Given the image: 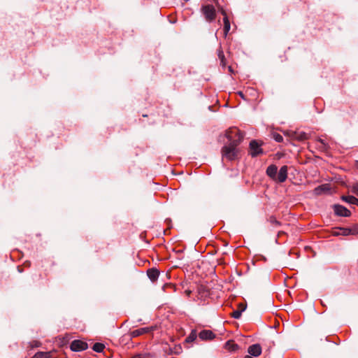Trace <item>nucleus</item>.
Masks as SVG:
<instances>
[{
	"label": "nucleus",
	"mask_w": 358,
	"mask_h": 358,
	"mask_svg": "<svg viewBox=\"0 0 358 358\" xmlns=\"http://www.w3.org/2000/svg\"><path fill=\"white\" fill-rule=\"evenodd\" d=\"M51 355L50 352H36L33 358H50Z\"/></svg>",
	"instance_id": "obj_17"
},
{
	"label": "nucleus",
	"mask_w": 358,
	"mask_h": 358,
	"mask_svg": "<svg viewBox=\"0 0 358 358\" xmlns=\"http://www.w3.org/2000/svg\"><path fill=\"white\" fill-rule=\"evenodd\" d=\"M248 352L249 355L253 357H258L262 353V347L259 344H253L249 346L248 349Z\"/></svg>",
	"instance_id": "obj_9"
},
{
	"label": "nucleus",
	"mask_w": 358,
	"mask_h": 358,
	"mask_svg": "<svg viewBox=\"0 0 358 358\" xmlns=\"http://www.w3.org/2000/svg\"><path fill=\"white\" fill-rule=\"evenodd\" d=\"M318 142L322 144V148L324 149H327L328 146H327V144L324 142V140L320 138L318 140Z\"/></svg>",
	"instance_id": "obj_27"
},
{
	"label": "nucleus",
	"mask_w": 358,
	"mask_h": 358,
	"mask_svg": "<svg viewBox=\"0 0 358 358\" xmlns=\"http://www.w3.org/2000/svg\"><path fill=\"white\" fill-rule=\"evenodd\" d=\"M87 347L88 345L87 343L79 340L73 341L70 345L71 350L74 352L85 350Z\"/></svg>",
	"instance_id": "obj_4"
},
{
	"label": "nucleus",
	"mask_w": 358,
	"mask_h": 358,
	"mask_svg": "<svg viewBox=\"0 0 358 358\" xmlns=\"http://www.w3.org/2000/svg\"><path fill=\"white\" fill-rule=\"evenodd\" d=\"M199 337L202 341H210L215 338V334L211 330L204 329L199 334Z\"/></svg>",
	"instance_id": "obj_8"
},
{
	"label": "nucleus",
	"mask_w": 358,
	"mask_h": 358,
	"mask_svg": "<svg viewBox=\"0 0 358 358\" xmlns=\"http://www.w3.org/2000/svg\"><path fill=\"white\" fill-rule=\"evenodd\" d=\"M219 58L221 59L222 62L224 60V54L222 51H220L218 54Z\"/></svg>",
	"instance_id": "obj_28"
},
{
	"label": "nucleus",
	"mask_w": 358,
	"mask_h": 358,
	"mask_svg": "<svg viewBox=\"0 0 358 358\" xmlns=\"http://www.w3.org/2000/svg\"><path fill=\"white\" fill-rule=\"evenodd\" d=\"M307 138V135L306 133L304 132H302L300 134L299 136L297 137V138L300 141H303V140H305Z\"/></svg>",
	"instance_id": "obj_26"
},
{
	"label": "nucleus",
	"mask_w": 358,
	"mask_h": 358,
	"mask_svg": "<svg viewBox=\"0 0 358 358\" xmlns=\"http://www.w3.org/2000/svg\"><path fill=\"white\" fill-rule=\"evenodd\" d=\"M352 192L358 196V182L352 186Z\"/></svg>",
	"instance_id": "obj_25"
},
{
	"label": "nucleus",
	"mask_w": 358,
	"mask_h": 358,
	"mask_svg": "<svg viewBox=\"0 0 358 358\" xmlns=\"http://www.w3.org/2000/svg\"><path fill=\"white\" fill-rule=\"evenodd\" d=\"M153 329H154L153 327H143V328H140V329H136V330H134V331H131L130 332V336L131 337H137V336H139L141 335L149 333V332L152 331Z\"/></svg>",
	"instance_id": "obj_10"
},
{
	"label": "nucleus",
	"mask_w": 358,
	"mask_h": 358,
	"mask_svg": "<svg viewBox=\"0 0 358 358\" xmlns=\"http://www.w3.org/2000/svg\"><path fill=\"white\" fill-rule=\"evenodd\" d=\"M238 94H240V96H241L242 97H243V94L242 92H239Z\"/></svg>",
	"instance_id": "obj_29"
},
{
	"label": "nucleus",
	"mask_w": 358,
	"mask_h": 358,
	"mask_svg": "<svg viewBox=\"0 0 358 358\" xmlns=\"http://www.w3.org/2000/svg\"><path fill=\"white\" fill-rule=\"evenodd\" d=\"M250 155L255 157L262 153V149L260 147V144L255 140L252 141L250 143Z\"/></svg>",
	"instance_id": "obj_6"
},
{
	"label": "nucleus",
	"mask_w": 358,
	"mask_h": 358,
	"mask_svg": "<svg viewBox=\"0 0 358 358\" xmlns=\"http://www.w3.org/2000/svg\"><path fill=\"white\" fill-rule=\"evenodd\" d=\"M246 307V305L243 303H239L238 308L234 310L231 314V317L234 319H239L241 317L242 313L245 310Z\"/></svg>",
	"instance_id": "obj_13"
},
{
	"label": "nucleus",
	"mask_w": 358,
	"mask_h": 358,
	"mask_svg": "<svg viewBox=\"0 0 358 358\" xmlns=\"http://www.w3.org/2000/svg\"><path fill=\"white\" fill-rule=\"evenodd\" d=\"M226 138L228 143L240 144L243 139V135L236 127L229 128L225 131L223 136H220V138Z\"/></svg>",
	"instance_id": "obj_2"
},
{
	"label": "nucleus",
	"mask_w": 358,
	"mask_h": 358,
	"mask_svg": "<svg viewBox=\"0 0 358 358\" xmlns=\"http://www.w3.org/2000/svg\"><path fill=\"white\" fill-rule=\"evenodd\" d=\"M357 163H358V161H357Z\"/></svg>",
	"instance_id": "obj_30"
},
{
	"label": "nucleus",
	"mask_w": 358,
	"mask_h": 358,
	"mask_svg": "<svg viewBox=\"0 0 358 358\" xmlns=\"http://www.w3.org/2000/svg\"><path fill=\"white\" fill-rule=\"evenodd\" d=\"M202 11L208 21H212L215 17V9L213 5H206L202 7Z\"/></svg>",
	"instance_id": "obj_3"
},
{
	"label": "nucleus",
	"mask_w": 358,
	"mask_h": 358,
	"mask_svg": "<svg viewBox=\"0 0 358 358\" xmlns=\"http://www.w3.org/2000/svg\"><path fill=\"white\" fill-rule=\"evenodd\" d=\"M288 168L287 166H282L277 173L275 181L278 182H283L287 178Z\"/></svg>",
	"instance_id": "obj_7"
},
{
	"label": "nucleus",
	"mask_w": 358,
	"mask_h": 358,
	"mask_svg": "<svg viewBox=\"0 0 358 358\" xmlns=\"http://www.w3.org/2000/svg\"><path fill=\"white\" fill-rule=\"evenodd\" d=\"M147 274L150 280L155 282L159 278V272L156 268H150L148 271Z\"/></svg>",
	"instance_id": "obj_14"
},
{
	"label": "nucleus",
	"mask_w": 358,
	"mask_h": 358,
	"mask_svg": "<svg viewBox=\"0 0 358 358\" xmlns=\"http://www.w3.org/2000/svg\"><path fill=\"white\" fill-rule=\"evenodd\" d=\"M266 174L271 178L275 181L277 173H278V167L275 164H271L268 166L266 169Z\"/></svg>",
	"instance_id": "obj_11"
},
{
	"label": "nucleus",
	"mask_w": 358,
	"mask_h": 358,
	"mask_svg": "<svg viewBox=\"0 0 358 358\" xmlns=\"http://www.w3.org/2000/svg\"><path fill=\"white\" fill-rule=\"evenodd\" d=\"M226 347L231 351H236L238 349V345L236 343H232L231 341H228L226 343Z\"/></svg>",
	"instance_id": "obj_19"
},
{
	"label": "nucleus",
	"mask_w": 358,
	"mask_h": 358,
	"mask_svg": "<svg viewBox=\"0 0 358 358\" xmlns=\"http://www.w3.org/2000/svg\"><path fill=\"white\" fill-rule=\"evenodd\" d=\"M268 220L274 226L280 225V222L278 220H277V219L273 216L270 217Z\"/></svg>",
	"instance_id": "obj_22"
},
{
	"label": "nucleus",
	"mask_w": 358,
	"mask_h": 358,
	"mask_svg": "<svg viewBox=\"0 0 358 358\" xmlns=\"http://www.w3.org/2000/svg\"><path fill=\"white\" fill-rule=\"evenodd\" d=\"M221 13L224 15V34L225 36H227L230 30L231 25L227 13L223 8H221Z\"/></svg>",
	"instance_id": "obj_12"
},
{
	"label": "nucleus",
	"mask_w": 358,
	"mask_h": 358,
	"mask_svg": "<svg viewBox=\"0 0 358 358\" xmlns=\"http://www.w3.org/2000/svg\"><path fill=\"white\" fill-rule=\"evenodd\" d=\"M330 190L329 185V184H323L321 185L314 189V192L315 194H321L323 192H328Z\"/></svg>",
	"instance_id": "obj_15"
},
{
	"label": "nucleus",
	"mask_w": 358,
	"mask_h": 358,
	"mask_svg": "<svg viewBox=\"0 0 358 358\" xmlns=\"http://www.w3.org/2000/svg\"><path fill=\"white\" fill-rule=\"evenodd\" d=\"M341 199L343 201L348 203L354 204L358 206V199L354 196H343Z\"/></svg>",
	"instance_id": "obj_16"
},
{
	"label": "nucleus",
	"mask_w": 358,
	"mask_h": 358,
	"mask_svg": "<svg viewBox=\"0 0 358 358\" xmlns=\"http://www.w3.org/2000/svg\"><path fill=\"white\" fill-rule=\"evenodd\" d=\"M273 138L278 143L282 142L283 141V137L279 134H273Z\"/></svg>",
	"instance_id": "obj_23"
},
{
	"label": "nucleus",
	"mask_w": 358,
	"mask_h": 358,
	"mask_svg": "<svg viewBox=\"0 0 358 358\" xmlns=\"http://www.w3.org/2000/svg\"><path fill=\"white\" fill-rule=\"evenodd\" d=\"M196 338V334L195 331H192L190 334L186 338L185 341L187 343H191L194 341Z\"/></svg>",
	"instance_id": "obj_20"
},
{
	"label": "nucleus",
	"mask_w": 358,
	"mask_h": 358,
	"mask_svg": "<svg viewBox=\"0 0 358 358\" xmlns=\"http://www.w3.org/2000/svg\"><path fill=\"white\" fill-rule=\"evenodd\" d=\"M338 234L345 236L350 235V228H340V232Z\"/></svg>",
	"instance_id": "obj_21"
},
{
	"label": "nucleus",
	"mask_w": 358,
	"mask_h": 358,
	"mask_svg": "<svg viewBox=\"0 0 358 358\" xmlns=\"http://www.w3.org/2000/svg\"><path fill=\"white\" fill-rule=\"evenodd\" d=\"M220 141L224 143L221 151L222 159H226L229 161L237 159L240 153V150L238 148L239 144L225 142L221 138Z\"/></svg>",
	"instance_id": "obj_1"
},
{
	"label": "nucleus",
	"mask_w": 358,
	"mask_h": 358,
	"mask_svg": "<svg viewBox=\"0 0 358 358\" xmlns=\"http://www.w3.org/2000/svg\"><path fill=\"white\" fill-rule=\"evenodd\" d=\"M350 235H357L358 234V226H355L352 228H350Z\"/></svg>",
	"instance_id": "obj_24"
},
{
	"label": "nucleus",
	"mask_w": 358,
	"mask_h": 358,
	"mask_svg": "<svg viewBox=\"0 0 358 358\" xmlns=\"http://www.w3.org/2000/svg\"><path fill=\"white\" fill-rule=\"evenodd\" d=\"M105 348V345L101 343H96L92 347V350L96 352H101Z\"/></svg>",
	"instance_id": "obj_18"
},
{
	"label": "nucleus",
	"mask_w": 358,
	"mask_h": 358,
	"mask_svg": "<svg viewBox=\"0 0 358 358\" xmlns=\"http://www.w3.org/2000/svg\"><path fill=\"white\" fill-rule=\"evenodd\" d=\"M333 208L335 214L338 216L349 217L351 215L350 211L343 206L335 204L333 206Z\"/></svg>",
	"instance_id": "obj_5"
}]
</instances>
